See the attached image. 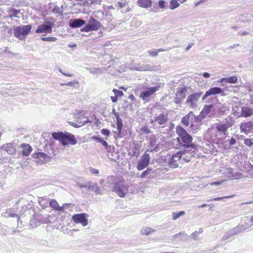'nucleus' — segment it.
Wrapping results in <instances>:
<instances>
[{"mask_svg": "<svg viewBox=\"0 0 253 253\" xmlns=\"http://www.w3.org/2000/svg\"><path fill=\"white\" fill-rule=\"evenodd\" d=\"M176 132L180 137V138H177V141L184 148H191L194 149L197 148V145L192 143V137L182 126H177L176 127Z\"/></svg>", "mask_w": 253, "mask_h": 253, "instance_id": "1", "label": "nucleus"}, {"mask_svg": "<svg viewBox=\"0 0 253 253\" xmlns=\"http://www.w3.org/2000/svg\"><path fill=\"white\" fill-rule=\"evenodd\" d=\"M52 137L54 139L60 141L64 146L69 144L75 145L77 143L74 135L69 132H54L52 133Z\"/></svg>", "mask_w": 253, "mask_h": 253, "instance_id": "2", "label": "nucleus"}, {"mask_svg": "<svg viewBox=\"0 0 253 253\" xmlns=\"http://www.w3.org/2000/svg\"><path fill=\"white\" fill-rule=\"evenodd\" d=\"M112 190L120 197L123 198L127 193L128 189L124 184V180L120 179L114 183Z\"/></svg>", "mask_w": 253, "mask_h": 253, "instance_id": "3", "label": "nucleus"}, {"mask_svg": "<svg viewBox=\"0 0 253 253\" xmlns=\"http://www.w3.org/2000/svg\"><path fill=\"white\" fill-rule=\"evenodd\" d=\"M163 86L164 84L159 83L154 86L147 87L145 90L141 91L139 97L143 101L147 102L149 100L148 98Z\"/></svg>", "mask_w": 253, "mask_h": 253, "instance_id": "4", "label": "nucleus"}, {"mask_svg": "<svg viewBox=\"0 0 253 253\" xmlns=\"http://www.w3.org/2000/svg\"><path fill=\"white\" fill-rule=\"evenodd\" d=\"M32 29L31 25H20L13 29L14 36L22 40V38H25L30 32Z\"/></svg>", "mask_w": 253, "mask_h": 253, "instance_id": "5", "label": "nucleus"}, {"mask_svg": "<svg viewBox=\"0 0 253 253\" xmlns=\"http://www.w3.org/2000/svg\"><path fill=\"white\" fill-rule=\"evenodd\" d=\"M75 117L76 120V123L69 122V124L76 128L83 126L88 122H91L89 120L88 117L84 116V114L83 113V112H80L77 114Z\"/></svg>", "mask_w": 253, "mask_h": 253, "instance_id": "6", "label": "nucleus"}, {"mask_svg": "<svg viewBox=\"0 0 253 253\" xmlns=\"http://www.w3.org/2000/svg\"><path fill=\"white\" fill-rule=\"evenodd\" d=\"M233 125V122L232 121H226L215 124V127L217 132L222 136H227L228 133L227 132L228 129Z\"/></svg>", "mask_w": 253, "mask_h": 253, "instance_id": "7", "label": "nucleus"}, {"mask_svg": "<svg viewBox=\"0 0 253 253\" xmlns=\"http://www.w3.org/2000/svg\"><path fill=\"white\" fill-rule=\"evenodd\" d=\"M54 22L50 21H45L42 24L39 25L36 30V33H52V28L54 27Z\"/></svg>", "mask_w": 253, "mask_h": 253, "instance_id": "8", "label": "nucleus"}, {"mask_svg": "<svg viewBox=\"0 0 253 253\" xmlns=\"http://www.w3.org/2000/svg\"><path fill=\"white\" fill-rule=\"evenodd\" d=\"M33 158L36 160V162L38 164H45L51 160L49 156L43 152H37L33 153L32 155Z\"/></svg>", "mask_w": 253, "mask_h": 253, "instance_id": "9", "label": "nucleus"}, {"mask_svg": "<svg viewBox=\"0 0 253 253\" xmlns=\"http://www.w3.org/2000/svg\"><path fill=\"white\" fill-rule=\"evenodd\" d=\"M202 94V92H196L189 95L186 99V104L190 108H195L197 107V102Z\"/></svg>", "mask_w": 253, "mask_h": 253, "instance_id": "10", "label": "nucleus"}, {"mask_svg": "<svg viewBox=\"0 0 253 253\" xmlns=\"http://www.w3.org/2000/svg\"><path fill=\"white\" fill-rule=\"evenodd\" d=\"M100 23L94 18H91L88 23L84 28L81 29L82 32H89L90 31L97 30L100 27Z\"/></svg>", "mask_w": 253, "mask_h": 253, "instance_id": "11", "label": "nucleus"}, {"mask_svg": "<svg viewBox=\"0 0 253 253\" xmlns=\"http://www.w3.org/2000/svg\"><path fill=\"white\" fill-rule=\"evenodd\" d=\"M150 160V155L146 152L142 156L141 159L137 162L136 167L137 170L140 171L146 168L148 166Z\"/></svg>", "mask_w": 253, "mask_h": 253, "instance_id": "12", "label": "nucleus"}, {"mask_svg": "<svg viewBox=\"0 0 253 253\" xmlns=\"http://www.w3.org/2000/svg\"><path fill=\"white\" fill-rule=\"evenodd\" d=\"M88 215L85 213H79L74 214L72 216L73 220L76 223H81L84 227L86 226L88 224L87 217Z\"/></svg>", "mask_w": 253, "mask_h": 253, "instance_id": "13", "label": "nucleus"}, {"mask_svg": "<svg viewBox=\"0 0 253 253\" xmlns=\"http://www.w3.org/2000/svg\"><path fill=\"white\" fill-rule=\"evenodd\" d=\"M187 90L185 87H178L174 98V102L177 104H180L186 96Z\"/></svg>", "mask_w": 253, "mask_h": 253, "instance_id": "14", "label": "nucleus"}, {"mask_svg": "<svg viewBox=\"0 0 253 253\" xmlns=\"http://www.w3.org/2000/svg\"><path fill=\"white\" fill-rule=\"evenodd\" d=\"M241 132L248 135L253 133V121L242 123L240 126Z\"/></svg>", "mask_w": 253, "mask_h": 253, "instance_id": "15", "label": "nucleus"}, {"mask_svg": "<svg viewBox=\"0 0 253 253\" xmlns=\"http://www.w3.org/2000/svg\"><path fill=\"white\" fill-rule=\"evenodd\" d=\"M168 120V115L164 113H161L155 117V122L162 126V128L165 127Z\"/></svg>", "mask_w": 253, "mask_h": 253, "instance_id": "16", "label": "nucleus"}, {"mask_svg": "<svg viewBox=\"0 0 253 253\" xmlns=\"http://www.w3.org/2000/svg\"><path fill=\"white\" fill-rule=\"evenodd\" d=\"M85 24V21L82 19H70L69 22V26L72 28H77L82 27Z\"/></svg>", "mask_w": 253, "mask_h": 253, "instance_id": "17", "label": "nucleus"}, {"mask_svg": "<svg viewBox=\"0 0 253 253\" xmlns=\"http://www.w3.org/2000/svg\"><path fill=\"white\" fill-rule=\"evenodd\" d=\"M49 205L50 207H51L54 210L57 211H58L64 212V208L68 205H70L71 204L65 203L63 205L62 207H60L56 200L52 199L50 201Z\"/></svg>", "mask_w": 253, "mask_h": 253, "instance_id": "18", "label": "nucleus"}, {"mask_svg": "<svg viewBox=\"0 0 253 253\" xmlns=\"http://www.w3.org/2000/svg\"><path fill=\"white\" fill-rule=\"evenodd\" d=\"M128 2L126 0L122 1H118L116 4V7L120 9H123L122 13H126L130 11L131 9L128 5Z\"/></svg>", "mask_w": 253, "mask_h": 253, "instance_id": "19", "label": "nucleus"}, {"mask_svg": "<svg viewBox=\"0 0 253 253\" xmlns=\"http://www.w3.org/2000/svg\"><path fill=\"white\" fill-rule=\"evenodd\" d=\"M253 115V108L247 106L241 108V116L243 117H249Z\"/></svg>", "mask_w": 253, "mask_h": 253, "instance_id": "20", "label": "nucleus"}, {"mask_svg": "<svg viewBox=\"0 0 253 253\" xmlns=\"http://www.w3.org/2000/svg\"><path fill=\"white\" fill-rule=\"evenodd\" d=\"M87 189L88 190H91L94 191L96 195L102 194V191L101 190L100 188L98 187L97 183L96 182H89V185L87 187Z\"/></svg>", "mask_w": 253, "mask_h": 253, "instance_id": "21", "label": "nucleus"}, {"mask_svg": "<svg viewBox=\"0 0 253 253\" xmlns=\"http://www.w3.org/2000/svg\"><path fill=\"white\" fill-rule=\"evenodd\" d=\"M1 149L10 155L14 154L16 152V149L11 143H7L3 145L1 147Z\"/></svg>", "mask_w": 253, "mask_h": 253, "instance_id": "22", "label": "nucleus"}, {"mask_svg": "<svg viewBox=\"0 0 253 253\" xmlns=\"http://www.w3.org/2000/svg\"><path fill=\"white\" fill-rule=\"evenodd\" d=\"M194 116L193 112L190 111L187 115L183 117L181 119V123L186 126L189 125L190 121L193 120V116Z\"/></svg>", "mask_w": 253, "mask_h": 253, "instance_id": "23", "label": "nucleus"}, {"mask_svg": "<svg viewBox=\"0 0 253 253\" xmlns=\"http://www.w3.org/2000/svg\"><path fill=\"white\" fill-rule=\"evenodd\" d=\"M21 147L23 149L22 154L24 156H28L32 152V148L29 144L23 143Z\"/></svg>", "mask_w": 253, "mask_h": 253, "instance_id": "24", "label": "nucleus"}, {"mask_svg": "<svg viewBox=\"0 0 253 253\" xmlns=\"http://www.w3.org/2000/svg\"><path fill=\"white\" fill-rule=\"evenodd\" d=\"M137 4L139 7L148 8L152 5L151 0H138Z\"/></svg>", "mask_w": 253, "mask_h": 253, "instance_id": "25", "label": "nucleus"}, {"mask_svg": "<svg viewBox=\"0 0 253 253\" xmlns=\"http://www.w3.org/2000/svg\"><path fill=\"white\" fill-rule=\"evenodd\" d=\"M210 96L222 93L224 89L219 87H213L208 90Z\"/></svg>", "mask_w": 253, "mask_h": 253, "instance_id": "26", "label": "nucleus"}, {"mask_svg": "<svg viewBox=\"0 0 253 253\" xmlns=\"http://www.w3.org/2000/svg\"><path fill=\"white\" fill-rule=\"evenodd\" d=\"M238 81V78L236 76L230 77L223 78L219 81V83L226 82L230 84H235Z\"/></svg>", "mask_w": 253, "mask_h": 253, "instance_id": "27", "label": "nucleus"}, {"mask_svg": "<svg viewBox=\"0 0 253 253\" xmlns=\"http://www.w3.org/2000/svg\"><path fill=\"white\" fill-rule=\"evenodd\" d=\"M140 150V145L138 144H135L131 151L128 152V155L132 157L138 156L139 154Z\"/></svg>", "mask_w": 253, "mask_h": 253, "instance_id": "28", "label": "nucleus"}, {"mask_svg": "<svg viewBox=\"0 0 253 253\" xmlns=\"http://www.w3.org/2000/svg\"><path fill=\"white\" fill-rule=\"evenodd\" d=\"M188 152L189 150H184L183 151L178 152L177 153L173 155L171 157V159L174 160V161H177L180 159H182L183 155L188 154Z\"/></svg>", "mask_w": 253, "mask_h": 253, "instance_id": "29", "label": "nucleus"}, {"mask_svg": "<svg viewBox=\"0 0 253 253\" xmlns=\"http://www.w3.org/2000/svg\"><path fill=\"white\" fill-rule=\"evenodd\" d=\"M107 151L108 152V158L111 160L115 161V157L113 155V152L115 151V147L111 145H108L105 146Z\"/></svg>", "mask_w": 253, "mask_h": 253, "instance_id": "30", "label": "nucleus"}, {"mask_svg": "<svg viewBox=\"0 0 253 253\" xmlns=\"http://www.w3.org/2000/svg\"><path fill=\"white\" fill-rule=\"evenodd\" d=\"M86 69L91 74H101L103 73L105 71V69H103L100 68H86Z\"/></svg>", "mask_w": 253, "mask_h": 253, "instance_id": "31", "label": "nucleus"}, {"mask_svg": "<svg viewBox=\"0 0 253 253\" xmlns=\"http://www.w3.org/2000/svg\"><path fill=\"white\" fill-rule=\"evenodd\" d=\"M136 70L140 71H153L155 70V67L151 66L149 64H145L139 66Z\"/></svg>", "mask_w": 253, "mask_h": 253, "instance_id": "32", "label": "nucleus"}, {"mask_svg": "<svg viewBox=\"0 0 253 253\" xmlns=\"http://www.w3.org/2000/svg\"><path fill=\"white\" fill-rule=\"evenodd\" d=\"M8 12L10 13L9 17L10 18H12L13 17H15V18H19V16H18V14L20 13V10H18L15 8L11 7L10 9H9Z\"/></svg>", "mask_w": 253, "mask_h": 253, "instance_id": "33", "label": "nucleus"}, {"mask_svg": "<svg viewBox=\"0 0 253 253\" xmlns=\"http://www.w3.org/2000/svg\"><path fill=\"white\" fill-rule=\"evenodd\" d=\"M245 230L246 227H243V226H242L241 224H240L238 226L235 227V228L230 229L233 236L238 233H241L245 231Z\"/></svg>", "mask_w": 253, "mask_h": 253, "instance_id": "34", "label": "nucleus"}, {"mask_svg": "<svg viewBox=\"0 0 253 253\" xmlns=\"http://www.w3.org/2000/svg\"><path fill=\"white\" fill-rule=\"evenodd\" d=\"M212 108V105H205L203 110L201 112V114L204 116V117H206V116L210 113L211 111V110Z\"/></svg>", "mask_w": 253, "mask_h": 253, "instance_id": "35", "label": "nucleus"}, {"mask_svg": "<svg viewBox=\"0 0 253 253\" xmlns=\"http://www.w3.org/2000/svg\"><path fill=\"white\" fill-rule=\"evenodd\" d=\"M142 22L138 20L136 18H133L131 21L130 26L132 27L137 28L141 26Z\"/></svg>", "mask_w": 253, "mask_h": 253, "instance_id": "36", "label": "nucleus"}, {"mask_svg": "<svg viewBox=\"0 0 253 253\" xmlns=\"http://www.w3.org/2000/svg\"><path fill=\"white\" fill-rule=\"evenodd\" d=\"M155 231L154 229L149 227H145L141 229L140 232L141 234L147 235Z\"/></svg>", "mask_w": 253, "mask_h": 253, "instance_id": "37", "label": "nucleus"}, {"mask_svg": "<svg viewBox=\"0 0 253 253\" xmlns=\"http://www.w3.org/2000/svg\"><path fill=\"white\" fill-rule=\"evenodd\" d=\"M179 6V3L177 2V0H171L170 1V4L169 6V9L174 10Z\"/></svg>", "mask_w": 253, "mask_h": 253, "instance_id": "38", "label": "nucleus"}, {"mask_svg": "<svg viewBox=\"0 0 253 253\" xmlns=\"http://www.w3.org/2000/svg\"><path fill=\"white\" fill-rule=\"evenodd\" d=\"M117 128L119 133H120L122 131L123 127V122L122 120L120 117H117Z\"/></svg>", "mask_w": 253, "mask_h": 253, "instance_id": "39", "label": "nucleus"}, {"mask_svg": "<svg viewBox=\"0 0 253 253\" xmlns=\"http://www.w3.org/2000/svg\"><path fill=\"white\" fill-rule=\"evenodd\" d=\"M185 214L184 211H180L178 212H173L172 214V219L175 220Z\"/></svg>", "mask_w": 253, "mask_h": 253, "instance_id": "40", "label": "nucleus"}, {"mask_svg": "<svg viewBox=\"0 0 253 253\" xmlns=\"http://www.w3.org/2000/svg\"><path fill=\"white\" fill-rule=\"evenodd\" d=\"M249 224H251L250 219L247 217H245L242 219V222H241V225L243 226V227H246V229L249 228L250 227H247Z\"/></svg>", "mask_w": 253, "mask_h": 253, "instance_id": "41", "label": "nucleus"}, {"mask_svg": "<svg viewBox=\"0 0 253 253\" xmlns=\"http://www.w3.org/2000/svg\"><path fill=\"white\" fill-rule=\"evenodd\" d=\"M233 235L230 230L226 232L222 238V241H226L232 237Z\"/></svg>", "mask_w": 253, "mask_h": 253, "instance_id": "42", "label": "nucleus"}, {"mask_svg": "<svg viewBox=\"0 0 253 253\" xmlns=\"http://www.w3.org/2000/svg\"><path fill=\"white\" fill-rule=\"evenodd\" d=\"M93 139L94 140H95L97 142L101 143L103 146H107V145L108 144L107 142L105 141L103 138L98 137V136H93Z\"/></svg>", "mask_w": 253, "mask_h": 253, "instance_id": "43", "label": "nucleus"}, {"mask_svg": "<svg viewBox=\"0 0 253 253\" xmlns=\"http://www.w3.org/2000/svg\"><path fill=\"white\" fill-rule=\"evenodd\" d=\"M235 196V195H230V196H224L221 197H218V198H214L212 199H211L208 200V202H211V201H220L222 200L223 199L226 198V199H230Z\"/></svg>", "mask_w": 253, "mask_h": 253, "instance_id": "44", "label": "nucleus"}, {"mask_svg": "<svg viewBox=\"0 0 253 253\" xmlns=\"http://www.w3.org/2000/svg\"><path fill=\"white\" fill-rule=\"evenodd\" d=\"M52 11L54 13L59 14L61 15H63V8H59V7L56 6L52 9Z\"/></svg>", "mask_w": 253, "mask_h": 253, "instance_id": "45", "label": "nucleus"}, {"mask_svg": "<svg viewBox=\"0 0 253 253\" xmlns=\"http://www.w3.org/2000/svg\"><path fill=\"white\" fill-rule=\"evenodd\" d=\"M169 167L172 168H175L178 166V164L177 163V161H174L171 158L169 162Z\"/></svg>", "mask_w": 253, "mask_h": 253, "instance_id": "46", "label": "nucleus"}, {"mask_svg": "<svg viewBox=\"0 0 253 253\" xmlns=\"http://www.w3.org/2000/svg\"><path fill=\"white\" fill-rule=\"evenodd\" d=\"M41 40L42 41H45V42H54L57 40V38L55 37H46V38L42 37V38H41Z\"/></svg>", "mask_w": 253, "mask_h": 253, "instance_id": "47", "label": "nucleus"}, {"mask_svg": "<svg viewBox=\"0 0 253 253\" xmlns=\"http://www.w3.org/2000/svg\"><path fill=\"white\" fill-rule=\"evenodd\" d=\"M78 82L77 81H72V82H70L68 83H62V84H60V85L61 86H63V85H68V86H75V85L78 84Z\"/></svg>", "mask_w": 253, "mask_h": 253, "instance_id": "48", "label": "nucleus"}, {"mask_svg": "<svg viewBox=\"0 0 253 253\" xmlns=\"http://www.w3.org/2000/svg\"><path fill=\"white\" fill-rule=\"evenodd\" d=\"M205 117H204V116H203L202 114H200V115L198 116H193V118L194 119V121L195 122H200L202 120H203Z\"/></svg>", "mask_w": 253, "mask_h": 253, "instance_id": "49", "label": "nucleus"}, {"mask_svg": "<svg viewBox=\"0 0 253 253\" xmlns=\"http://www.w3.org/2000/svg\"><path fill=\"white\" fill-rule=\"evenodd\" d=\"M166 1L164 0H159L158 1V6L159 7L164 10L166 7Z\"/></svg>", "mask_w": 253, "mask_h": 253, "instance_id": "50", "label": "nucleus"}, {"mask_svg": "<svg viewBox=\"0 0 253 253\" xmlns=\"http://www.w3.org/2000/svg\"><path fill=\"white\" fill-rule=\"evenodd\" d=\"M244 143L246 145L251 147L253 145V138H246L244 140Z\"/></svg>", "mask_w": 253, "mask_h": 253, "instance_id": "51", "label": "nucleus"}, {"mask_svg": "<svg viewBox=\"0 0 253 253\" xmlns=\"http://www.w3.org/2000/svg\"><path fill=\"white\" fill-rule=\"evenodd\" d=\"M140 131L144 134H149L151 133V130L147 126H144L140 129Z\"/></svg>", "mask_w": 253, "mask_h": 253, "instance_id": "52", "label": "nucleus"}, {"mask_svg": "<svg viewBox=\"0 0 253 253\" xmlns=\"http://www.w3.org/2000/svg\"><path fill=\"white\" fill-rule=\"evenodd\" d=\"M113 91L115 95H116L118 97L119 96H122L124 95V93L123 92V91L115 88L113 89Z\"/></svg>", "mask_w": 253, "mask_h": 253, "instance_id": "53", "label": "nucleus"}, {"mask_svg": "<svg viewBox=\"0 0 253 253\" xmlns=\"http://www.w3.org/2000/svg\"><path fill=\"white\" fill-rule=\"evenodd\" d=\"M190 127L193 132L196 133L200 129L199 126L194 125L192 122H191Z\"/></svg>", "mask_w": 253, "mask_h": 253, "instance_id": "54", "label": "nucleus"}, {"mask_svg": "<svg viewBox=\"0 0 253 253\" xmlns=\"http://www.w3.org/2000/svg\"><path fill=\"white\" fill-rule=\"evenodd\" d=\"M152 170V169L147 168L146 170L142 172L140 177L142 178H145L148 174H149L150 172Z\"/></svg>", "mask_w": 253, "mask_h": 253, "instance_id": "55", "label": "nucleus"}, {"mask_svg": "<svg viewBox=\"0 0 253 253\" xmlns=\"http://www.w3.org/2000/svg\"><path fill=\"white\" fill-rule=\"evenodd\" d=\"M190 156H187L186 154L183 155L182 159L185 162H189L191 161V158L194 156L193 154H192V153H190Z\"/></svg>", "mask_w": 253, "mask_h": 253, "instance_id": "56", "label": "nucleus"}, {"mask_svg": "<svg viewBox=\"0 0 253 253\" xmlns=\"http://www.w3.org/2000/svg\"><path fill=\"white\" fill-rule=\"evenodd\" d=\"M38 243L42 246H47V242L46 240L43 239H39L38 240Z\"/></svg>", "mask_w": 253, "mask_h": 253, "instance_id": "57", "label": "nucleus"}, {"mask_svg": "<svg viewBox=\"0 0 253 253\" xmlns=\"http://www.w3.org/2000/svg\"><path fill=\"white\" fill-rule=\"evenodd\" d=\"M148 53L149 54L150 56L152 57H156L158 55V51L157 50H148Z\"/></svg>", "mask_w": 253, "mask_h": 253, "instance_id": "58", "label": "nucleus"}, {"mask_svg": "<svg viewBox=\"0 0 253 253\" xmlns=\"http://www.w3.org/2000/svg\"><path fill=\"white\" fill-rule=\"evenodd\" d=\"M233 177L235 179H241L243 176L242 173L240 172H235Z\"/></svg>", "mask_w": 253, "mask_h": 253, "instance_id": "59", "label": "nucleus"}, {"mask_svg": "<svg viewBox=\"0 0 253 253\" xmlns=\"http://www.w3.org/2000/svg\"><path fill=\"white\" fill-rule=\"evenodd\" d=\"M101 133L104 135L109 136L110 133L109 130L106 128H103L101 130Z\"/></svg>", "mask_w": 253, "mask_h": 253, "instance_id": "60", "label": "nucleus"}, {"mask_svg": "<svg viewBox=\"0 0 253 253\" xmlns=\"http://www.w3.org/2000/svg\"><path fill=\"white\" fill-rule=\"evenodd\" d=\"M198 235L199 234H198V233L196 232V231H195L191 234V236L194 239V240L196 241L198 239Z\"/></svg>", "mask_w": 253, "mask_h": 253, "instance_id": "61", "label": "nucleus"}, {"mask_svg": "<svg viewBox=\"0 0 253 253\" xmlns=\"http://www.w3.org/2000/svg\"><path fill=\"white\" fill-rule=\"evenodd\" d=\"M156 140L155 139H152L149 141V146L153 147L156 144Z\"/></svg>", "mask_w": 253, "mask_h": 253, "instance_id": "62", "label": "nucleus"}, {"mask_svg": "<svg viewBox=\"0 0 253 253\" xmlns=\"http://www.w3.org/2000/svg\"><path fill=\"white\" fill-rule=\"evenodd\" d=\"M236 143V140L234 137H232L229 140V145L230 146L233 145L235 144Z\"/></svg>", "mask_w": 253, "mask_h": 253, "instance_id": "63", "label": "nucleus"}, {"mask_svg": "<svg viewBox=\"0 0 253 253\" xmlns=\"http://www.w3.org/2000/svg\"><path fill=\"white\" fill-rule=\"evenodd\" d=\"M89 171L90 172H91L92 174H97L99 173L98 170L93 169L92 168H90L89 169Z\"/></svg>", "mask_w": 253, "mask_h": 253, "instance_id": "64", "label": "nucleus"}]
</instances>
